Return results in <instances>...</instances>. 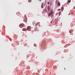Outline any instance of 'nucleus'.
<instances>
[{
  "label": "nucleus",
  "mask_w": 75,
  "mask_h": 75,
  "mask_svg": "<svg viewBox=\"0 0 75 75\" xmlns=\"http://www.w3.org/2000/svg\"><path fill=\"white\" fill-rule=\"evenodd\" d=\"M23 21L25 22V23H27V18L25 15H24Z\"/></svg>",
  "instance_id": "nucleus-1"
},
{
  "label": "nucleus",
  "mask_w": 75,
  "mask_h": 75,
  "mask_svg": "<svg viewBox=\"0 0 75 75\" xmlns=\"http://www.w3.org/2000/svg\"><path fill=\"white\" fill-rule=\"evenodd\" d=\"M24 24H21L19 25V26L21 28H23V27H24Z\"/></svg>",
  "instance_id": "nucleus-2"
},
{
  "label": "nucleus",
  "mask_w": 75,
  "mask_h": 75,
  "mask_svg": "<svg viewBox=\"0 0 75 75\" xmlns=\"http://www.w3.org/2000/svg\"><path fill=\"white\" fill-rule=\"evenodd\" d=\"M31 28L30 26H28L27 27L28 30V31H31Z\"/></svg>",
  "instance_id": "nucleus-3"
},
{
  "label": "nucleus",
  "mask_w": 75,
  "mask_h": 75,
  "mask_svg": "<svg viewBox=\"0 0 75 75\" xmlns=\"http://www.w3.org/2000/svg\"><path fill=\"white\" fill-rule=\"evenodd\" d=\"M22 30L23 31H27V29L25 28H23V29Z\"/></svg>",
  "instance_id": "nucleus-4"
},
{
  "label": "nucleus",
  "mask_w": 75,
  "mask_h": 75,
  "mask_svg": "<svg viewBox=\"0 0 75 75\" xmlns=\"http://www.w3.org/2000/svg\"><path fill=\"white\" fill-rule=\"evenodd\" d=\"M48 11H50V10L51 8L50 7V6H49L47 7Z\"/></svg>",
  "instance_id": "nucleus-5"
},
{
  "label": "nucleus",
  "mask_w": 75,
  "mask_h": 75,
  "mask_svg": "<svg viewBox=\"0 0 75 75\" xmlns=\"http://www.w3.org/2000/svg\"><path fill=\"white\" fill-rule=\"evenodd\" d=\"M68 2L67 3V4H68V3H69L70 2H71V0H67Z\"/></svg>",
  "instance_id": "nucleus-6"
},
{
  "label": "nucleus",
  "mask_w": 75,
  "mask_h": 75,
  "mask_svg": "<svg viewBox=\"0 0 75 75\" xmlns=\"http://www.w3.org/2000/svg\"><path fill=\"white\" fill-rule=\"evenodd\" d=\"M54 12H53V11H52V10L51 11V12L50 13L51 14H52Z\"/></svg>",
  "instance_id": "nucleus-7"
},
{
  "label": "nucleus",
  "mask_w": 75,
  "mask_h": 75,
  "mask_svg": "<svg viewBox=\"0 0 75 75\" xmlns=\"http://www.w3.org/2000/svg\"><path fill=\"white\" fill-rule=\"evenodd\" d=\"M39 22H38L37 23H36L35 24L36 26H37L38 25V24H39Z\"/></svg>",
  "instance_id": "nucleus-8"
},
{
  "label": "nucleus",
  "mask_w": 75,
  "mask_h": 75,
  "mask_svg": "<svg viewBox=\"0 0 75 75\" xmlns=\"http://www.w3.org/2000/svg\"><path fill=\"white\" fill-rule=\"evenodd\" d=\"M57 5L58 6H60V2H58Z\"/></svg>",
  "instance_id": "nucleus-9"
},
{
  "label": "nucleus",
  "mask_w": 75,
  "mask_h": 75,
  "mask_svg": "<svg viewBox=\"0 0 75 75\" xmlns=\"http://www.w3.org/2000/svg\"><path fill=\"white\" fill-rule=\"evenodd\" d=\"M33 24H35V21H33L32 23Z\"/></svg>",
  "instance_id": "nucleus-10"
},
{
  "label": "nucleus",
  "mask_w": 75,
  "mask_h": 75,
  "mask_svg": "<svg viewBox=\"0 0 75 75\" xmlns=\"http://www.w3.org/2000/svg\"><path fill=\"white\" fill-rule=\"evenodd\" d=\"M61 10H62H62H64V7H62L61 8Z\"/></svg>",
  "instance_id": "nucleus-11"
},
{
  "label": "nucleus",
  "mask_w": 75,
  "mask_h": 75,
  "mask_svg": "<svg viewBox=\"0 0 75 75\" xmlns=\"http://www.w3.org/2000/svg\"><path fill=\"white\" fill-rule=\"evenodd\" d=\"M61 12H59V16H60L61 15Z\"/></svg>",
  "instance_id": "nucleus-12"
},
{
  "label": "nucleus",
  "mask_w": 75,
  "mask_h": 75,
  "mask_svg": "<svg viewBox=\"0 0 75 75\" xmlns=\"http://www.w3.org/2000/svg\"><path fill=\"white\" fill-rule=\"evenodd\" d=\"M51 15H52L51 14H50V13L49 14H48V16H50Z\"/></svg>",
  "instance_id": "nucleus-13"
},
{
  "label": "nucleus",
  "mask_w": 75,
  "mask_h": 75,
  "mask_svg": "<svg viewBox=\"0 0 75 75\" xmlns=\"http://www.w3.org/2000/svg\"><path fill=\"white\" fill-rule=\"evenodd\" d=\"M28 2L30 3H31V0H28Z\"/></svg>",
  "instance_id": "nucleus-14"
},
{
  "label": "nucleus",
  "mask_w": 75,
  "mask_h": 75,
  "mask_svg": "<svg viewBox=\"0 0 75 75\" xmlns=\"http://www.w3.org/2000/svg\"><path fill=\"white\" fill-rule=\"evenodd\" d=\"M41 8H44V7H43V6H42V5H41Z\"/></svg>",
  "instance_id": "nucleus-15"
},
{
  "label": "nucleus",
  "mask_w": 75,
  "mask_h": 75,
  "mask_svg": "<svg viewBox=\"0 0 75 75\" xmlns=\"http://www.w3.org/2000/svg\"><path fill=\"white\" fill-rule=\"evenodd\" d=\"M53 17V15H52L51 16V17H52H52Z\"/></svg>",
  "instance_id": "nucleus-16"
},
{
  "label": "nucleus",
  "mask_w": 75,
  "mask_h": 75,
  "mask_svg": "<svg viewBox=\"0 0 75 75\" xmlns=\"http://www.w3.org/2000/svg\"><path fill=\"white\" fill-rule=\"evenodd\" d=\"M36 44H34V46H35V47H36Z\"/></svg>",
  "instance_id": "nucleus-17"
},
{
  "label": "nucleus",
  "mask_w": 75,
  "mask_h": 75,
  "mask_svg": "<svg viewBox=\"0 0 75 75\" xmlns=\"http://www.w3.org/2000/svg\"><path fill=\"white\" fill-rule=\"evenodd\" d=\"M60 10H61V9H58L57 10L58 11H60Z\"/></svg>",
  "instance_id": "nucleus-18"
},
{
  "label": "nucleus",
  "mask_w": 75,
  "mask_h": 75,
  "mask_svg": "<svg viewBox=\"0 0 75 75\" xmlns=\"http://www.w3.org/2000/svg\"><path fill=\"white\" fill-rule=\"evenodd\" d=\"M35 31H38V30H37V29H35Z\"/></svg>",
  "instance_id": "nucleus-19"
},
{
  "label": "nucleus",
  "mask_w": 75,
  "mask_h": 75,
  "mask_svg": "<svg viewBox=\"0 0 75 75\" xmlns=\"http://www.w3.org/2000/svg\"><path fill=\"white\" fill-rule=\"evenodd\" d=\"M50 4V2H48L47 3V4Z\"/></svg>",
  "instance_id": "nucleus-20"
},
{
  "label": "nucleus",
  "mask_w": 75,
  "mask_h": 75,
  "mask_svg": "<svg viewBox=\"0 0 75 75\" xmlns=\"http://www.w3.org/2000/svg\"><path fill=\"white\" fill-rule=\"evenodd\" d=\"M57 1H56V2H55V4H57Z\"/></svg>",
  "instance_id": "nucleus-21"
},
{
  "label": "nucleus",
  "mask_w": 75,
  "mask_h": 75,
  "mask_svg": "<svg viewBox=\"0 0 75 75\" xmlns=\"http://www.w3.org/2000/svg\"><path fill=\"white\" fill-rule=\"evenodd\" d=\"M43 4H44V3H42V5H43Z\"/></svg>",
  "instance_id": "nucleus-22"
},
{
  "label": "nucleus",
  "mask_w": 75,
  "mask_h": 75,
  "mask_svg": "<svg viewBox=\"0 0 75 75\" xmlns=\"http://www.w3.org/2000/svg\"><path fill=\"white\" fill-rule=\"evenodd\" d=\"M45 11H46V12H47V10H45Z\"/></svg>",
  "instance_id": "nucleus-23"
},
{
  "label": "nucleus",
  "mask_w": 75,
  "mask_h": 75,
  "mask_svg": "<svg viewBox=\"0 0 75 75\" xmlns=\"http://www.w3.org/2000/svg\"><path fill=\"white\" fill-rule=\"evenodd\" d=\"M50 6H51V5H50Z\"/></svg>",
  "instance_id": "nucleus-24"
},
{
  "label": "nucleus",
  "mask_w": 75,
  "mask_h": 75,
  "mask_svg": "<svg viewBox=\"0 0 75 75\" xmlns=\"http://www.w3.org/2000/svg\"><path fill=\"white\" fill-rule=\"evenodd\" d=\"M51 23H52V22H51Z\"/></svg>",
  "instance_id": "nucleus-25"
}]
</instances>
